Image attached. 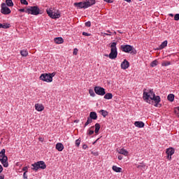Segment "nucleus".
I'll return each instance as SVG.
<instances>
[{"label":"nucleus","mask_w":179,"mask_h":179,"mask_svg":"<svg viewBox=\"0 0 179 179\" xmlns=\"http://www.w3.org/2000/svg\"><path fill=\"white\" fill-rule=\"evenodd\" d=\"M92 122H93V119L88 117L87 120V122L84 124V128H86V127H87V125H89V124H92Z\"/></svg>","instance_id":"26"},{"label":"nucleus","mask_w":179,"mask_h":179,"mask_svg":"<svg viewBox=\"0 0 179 179\" xmlns=\"http://www.w3.org/2000/svg\"><path fill=\"white\" fill-rule=\"evenodd\" d=\"M54 41L56 44H62L64 43V38L62 37H57L55 38Z\"/></svg>","instance_id":"19"},{"label":"nucleus","mask_w":179,"mask_h":179,"mask_svg":"<svg viewBox=\"0 0 179 179\" xmlns=\"http://www.w3.org/2000/svg\"><path fill=\"white\" fill-rule=\"evenodd\" d=\"M175 152H176V150H174V148H167L166 150V153L167 155V157H166L167 159L169 160H171V156L173 155Z\"/></svg>","instance_id":"12"},{"label":"nucleus","mask_w":179,"mask_h":179,"mask_svg":"<svg viewBox=\"0 0 179 179\" xmlns=\"http://www.w3.org/2000/svg\"><path fill=\"white\" fill-rule=\"evenodd\" d=\"M105 2H108V3H113V1L111 0H103Z\"/></svg>","instance_id":"50"},{"label":"nucleus","mask_w":179,"mask_h":179,"mask_svg":"<svg viewBox=\"0 0 179 179\" xmlns=\"http://www.w3.org/2000/svg\"><path fill=\"white\" fill-rule=\"evenodd\" d=\"M126 2H128V3H131V0H124Z\"/></svg>","instance_id":"56"},{"label":"nucleus","mask_w":179,"mask_h":179,"mask_svg":"<svg viewBox=\"0 0 179 179\" xmlns=\"http://www.w3.org/2000/svg\"><path fill=\"white\" fill-rule=\"evenodd\" d=\"M118 55L117 50V43L113 42L110 43V53L109 54L110 59H115Z\"/></svg>","instance_id":"3"},{"label":"nucleus","mask_w":179,"mask_h":179,"mask_svg":"<svg viewBox=\"0 0 179 179\" xmlns=\"http://www.w3.org/2000/svg\"><path fill=\"white\" fill-rule=\"evenodd\" d=\"M10 27V24L3 23L0 24V29H9Z\"/></svg>","instance_id":"25"},{"label":"nucleus","mask_w":179,"mask_h":179,"mask_svg":"<svg viewBox=\"0 0 179 179\" xmlns=\"http://www.w3.org/2000/svg\"><path fill=\"white\" fill-rule=\"evenodd\" d=\"M10 8L6 6V3H1V13L3 15H9L10 13Z\"/></svg>","instance_id":"9"},{"label":"nucleus","mask_w":179,"mask_h":179,"mask_svg":"<svg viewBox=\"0 0 179 179\" xmlns=\"http://www.w3.org/2000/svg\"><path fill=\"white\" fill-rule=\"evenodd\" d=\"M80 142H82V139H80V138H79L78 139L76 140L75 141V145L77 148H79V146L80 145Z\"/></svg>","instance_id":"34"},{"label":"nucleus","mask_w":179,"mask_h":179,"mask_svg":"<svg viewBox=\"0 0 179 179\" xmlns=\"http://www.w3.org/2000/svg\"><path fill=\"white\" fill-rule=\"evenodd\" d=\"M121 68L122 69H128L129 68V62H128L127 59H124L121 63Z\"/></svg>","instance_id":"14"},{"label":"nucleus","mask_w":179,"mask_h":179,"mask_svg":"<svg viewBox=\"0 0 179 179\" xmlns=\"http://www.w3.org/2000/svg\"><path fill=\"white\" fill-rule=\"evenodd\" d=\"M169 16H171V17H174V14L170 13V14H169Z\"/></svg>","instance_id":"55"},{"label":"nucleus","mask_w":179,"mask_h":179,"mask_svg":"<svg viewBox=\"0 0 179 179\" xmlns=\"http://www.w3.org/2000/svg\"><path fill=\"white\" fill-rule=\"evenodd\" d=\"M85 26L86 27H90V26H92V22H90V21L85 22Z\"/></svg>","instance_id":"42"},{"label":"nucleus","mask_w":179,"mask_h":179,"mask_svg":"<svg viewBox=\"0 0 179 179\" xmlns=\"http://www.w3.org/2000/svg\"><path fill=\"white\" fill-rule=\"evenodd\" d=\"M174 20H179V14H176L174 16Z\"/></svg>","instance_id":"46"},{"label":"nucleus","mask_w":179,"mask_h":179,"mask_svg":"<svg viewBox=\"0 0 179 179\" xmlns=\"http://www.w3.org/2000/svg\"><path fill=\"white\" fill-rule=\"evenodd\" d=\"M48 75L52 78H52H54V76H55V75H57V73L55 72H53L52 73H48Z\"/></svg>","instance_id":"40"},{"label":"nucleus","mask_w":179,"mask_h":179,"mask_svg":"<svg viewBox=\"0 0 179 179\" xmlns=\"http://www.w3.org/2000/svg\"><path fill=\"white\" fill-rule=\"evenodd\" d=\"M92 128H94V127H92L91 128H90L87 130V135H93L94 134V130H91Z\"/></svg>","instance_id":"35"},{"label":"nucleus","mask_w":179,"mask_h":179,"mask_svg":"<svg viewBox=\"0 0 179 179\" xmlns=\"http://www.w3.org/2000/svg\"><path fill=\"white\" fill-rule=\"evenodd\" d=\"M55 148L58 152H62L64 150V144L62 143H57Z\"/></svg>","instance_id":"16"},{"label":"nucleus","mask_w":179,"mask_h":179,"mask_svg":"<svg viewBox=\"0 0 179 179\" xmlns=\"http://www.w3.org/2000/svg\"><path fill=\"white\" fill-rule=\"evenodd\" d=\"M89 93L90 94L91 97H95L96 96V94L94 93V91L93 90H90Z\"/></svg>","instance_id":"37"},{"label":"nucleus","mask_w":179,"mask_h":179,"mask_svg":"<svg viewBox=\"0 0 179 179\" xmlns=\"http://www.w3.org/2000/svg\"><path fill=\"white\" fill-rule=\"evenodd\" d=\"M105 57H108L110 58V55H105Z\"/></svg>","instance_id":"58"},{"label":"nucleus","mask_w":179,"mask_h":179,"mask_svg":"<svg viewBox=\"0 0 179 179\" xmlns=\"http://www.w3.org/2000/svg\"><path fill=\"white\" fill-rule=\"evenodd\" d=\"M46 12L51 19H59L61 17V13L58 11H53L52 8H47Z\"/></svg>","instance_id":"7"},{"label":"nucleus","mask_w":179,"mask_h":179,"mask_svg":"<svg viewBox=\"0 0 179 179\" xmlns=\"http://www.w3.org/2000/svg\"><path fill=\"white\" fill-rule=\"evenodd\" d=\"M26 13L27 15H33L34 16H38V15H43V11L40 10V8L37 6H29L26 9Z\"/></svg>","instance_id":"2"},{"label":"nucleus","mask_w":179,"mask_h":179,"mask_svg":"<svg viewBox=\"0 0 179 179\" xmlns=\"http://www.w3.org/2000/svg\"><path fill=\"white\" fill-rule=\"evenodd\" d=\"M162 66H169V65H171L170 62H164L162 64Z\"/></svg>","instance_id":"38"},{"label":"nucleus","mask_w":179,"mask_h":179,"mask_svg":"<svg viewBox=\"0 0 179 179\" xmlns=\"http://www.w3.org/2000/svg\"><path fill=\"white\" fill-rule=\"evenodd\" d=\"M174 114H176L177 117L179 118V106L175 108Z\"/></svg>","instance_id":"36"},{"label":"nucleus","mask_w":179,"mask_h":179,"mask_svg":"<svg viewBox=\"0 0 179 179\" xmlns=\"http://www.w3.org/2000/svg\"><path fill=\"white\" fill-rule=\"evenodd\" d=\"M94 91L98 96H104L106 94V89L99 86L94 87Z\"/></svg>","instance_id":"8"},{"label":"nucleus","mask_w":179,"mask_h":179,"mask_svg":"<svg viewBox=\"0 0 179 179\" xmlns=\"http://www.w3.org/2000/svg\"><path fill=\"white\" fill-rule=\"evenodd\" d=\"M137 169H140L141 170H145L146 169V165L145 164H141L137 166Z\"/></svg>","instance_id":"31"},{"label":"nucleus","mask_w":179,"mask_h":179,"mask_svg":"<svg viewBox=\"0 0 179 179\" xmlns=\"http://www.w3.org/2000/svg\"><path fill=\"white\" fill-rule=\"evenodd\" d=\"M153 96H155V92L153 91V90L146 88L143 90V100H144L145 103L151 104V100Z\"/></svg>","instance_id":"1"},{"label":"nucleus","mask_w":179,"mask_h":179,"mask_svg":"<svg viewBox=\"0 0 179 179\" xmlns=\"http://www.w3.org/2000/svg\"><path fill=\"white\" fill-rule=\"evenodd\" d=\"M20 55L22 57H27V55H29V52H27V50H23L20 51Z\"/></svg>","instance_id":"30"},{"label":"nucleus","mask_w":179,"mask_h":179,"mask_svg":"<svg viewBox=\"0 0 179 179\" xmlns=\"http://www.w3.org/2000/svg\"><path fill=\"white\" fill-rule=\"evenodd\" d=\"M29 168L27 166H24L22 168V171H24V173H28Z\"/></svg>","instance_id":"45"},{"label":"nucleus","mask_w":179,"mask_h":179,"mask_svg":"<svg viewBox=\"0 0 179 179\" xmlns=\"http://www.w3.org/2000/svg\"><path fill=\"white\" fill-rule=\"evenodd\" d=\"M19 11H20V12H25V13H26V10H25L24 8H20V9L19 10Z\"/></svg>","instance_id":"53"},{"label":"nucleus","mask_w":179,"mask_h":179,"mask_svg":"<svg viewBox=\"0 0 179 179\" xmlns=\"http://www.w3.org/2000/svg\"><path fill=\"white\" fill-rule=\"evenodd\" d=\"M20 2L22 5H29V2H27V0H20Z\"/></svg>","instance_id":"39"},{"label":"nucleus","mask_w":179,"mask_h":179,"mask_svg":"<svg viewBox=\"0 0 179 179\" xmlns=\"http://www.w3.org/2000/svg\"><path fill=\"white\" fill-rule=\"evenodd\" d=\"M99 139H100V138H97V139L93 143V145H94L95 143H97V141H99Z\"/></svg>","instance_id":"57"},{"label":"nucleus","mask_w":179,"mask_h":179,"mask_svg":"<svg viewBox=\"0 0 179 179\" xmlns=\"http://www.w3.org/2000/svg\"><path fill=\"white\" fill-rule=\"evenodd\" d=\"M117 158H118L119 160H122L123 157H122V155H118Z\"/></svg>","instance_id":"52"},{"label":"nucleus","mask_w":179,"mask_h":179,"mask_svg":"<svg viewBox=\"0 0 179 179\" xmlns=\"http://www.w3.org/2000/svg\"><path fill=\"white\" fill-rule=\"evenodd\" d=\"M40 169H41V170H45V169H47V165L44 161H38L31 164V170L38 171Z\"/></svg>","instance_id":"4"},{"label":"nucleus","mask_w":179,"mask_h":179,"mask_svg":"<svg viewBox=\"0 0 179 179\" xmlns=\"http://www.w3.org/2000/svg\"><path fill=\"white\" fill-rule=\"evenodd\" d=\"M168 42L167 41H164L161 43V45L159 46L158 50H163V48H166L167 47Z\"/></svg>","instance_id":"20"},{"label":"nucleus","mask_w":179,"mask_h":179,"mask_svg":"<svg viewBox=\"0 0 179 179\" xmlns=\"http://www.w3.org/2000/svg\"><path fill=\"white\" fill-rule=\"evenodd\" d=\"M105 36H113V34H111V31H110V30L106 31V33H104Z\"/></svg>","instance_id":"41"},{"label":"nucleus","mask_w":179,"mask_h":179,"mask_svg":"<svg viewBox=\"0 0 179 179\" xmlns=\"http://www.w3.org/2000/svg\"><path fill=\"white\" fill-rule=\"evenodd\" d=\"M83 149H84V150H86V149H87V145L86 144L83 145Z\"/></svg>","instance_id":"49"},{"label":"nucleus","mask_w":179,"mask_h":179,"mask_svg":"<svg viewBox=\"0 0 179 179\" xmlns=\"http://www.w3.org/2000/svg\"><path fill=\"white\" fill-rule=\"evenodd\" d=\"M0 179H5V175H0Z\"/></svg>","instance_id":"54"},{"label":"nucleus","mask_w":179,"mask_h":179,"mask_svg":"<svg viewBox=\"0 0 179 179\" xmlns=\"http://www.w3.org/2000/svg\"><path fill=\"white\" fill-rule=\"evenodd\" d=\"M85 6L87 8H90V6H93V5L96 4V0H85Z\"/></svg>","instance_id":"15"},{"label":"nucleus","mask_w":179,"mask_h":179,"mask_svg":"<svg viewBox=\"0 0 179 179\" xmlns=\"http://www.w3.org/2000/svg\"><path fill=\"white\" fill-rule=\"evenodd\" d=\"M5 149H2L0 152V162L3 167H9V162H8V156L5 155Z\"/></svg>","instance_id":"6"},{"label":"nucleus","mask_w":179,"mask_h":179,"mask_svg":"<svg viewBox=\"0 0 179 179\" xmlns=\"http://www.w3.org/2000/svg\"><path fill=\"white\" fill-rule=\"evenodd\" d=\"M103 99H105L106 100H111V99H113V94L111 93L105 94Z\"/></svg>","instance_id":"21"},{"label":"nucleus","mask_w":179,"mask_h":179,"mask_svg":"<svg viewBox=\"0 0 179 179\" xmlns=\"http://www.w3.org/2000/svg\"><path fill=\"white\" fill-rule=\"evenodd\" d=\"M27 172H24V173H23V178L24 179H29L27 177Z\"/></svg>","instance_id":"48"},{"label":"nucleus","mask_w":179,"mask_h":179,"mask_svg":"<svg viewBox=\"0 0 179 179\" xmlns=\"http://www.w3.org/2000/svg\"><path fill=\"white\" fill-rule=\"evenodd\" d=\"M174 97H175L174 94H169L168 95L167 99H168L169 101L173 102V101H174Z\"/></svg>","instance_id":"27"},{"label":"nucleus","mask_w":179,"mask_h":179,"mask_svg":"<svg viewBox=\"0 0 179 179\" xmlns=\"http://www.w3.org/2000/svg\"><path fill=\"white\" fill-rule=\"evenodd\" d=\"M3 171V167H2V165L0 164V174Z\"/></svg>","instance_id":"51"},{"label":"nucleus","mask_w":179,"mask_h":179,"mask_svg":"<svg viewBox=\"0 0 179 179\" xmlns=\"http://www.w3.org/2000/svg\"><path fill=\"white\" fill-rule=\"evenodd\" d=\"M35 110H36V111H43L44 110V106L42 104L36 103Z\"/></svg>","instance_id":"18"},{"label":"nucleus","mask_w":179,"mask_h":179,"mask_svg":"<svg viewBox=\"0 0 179 179\" xmlns=\"http://www.w3.org/2000/svg\"><path fill=\"white\" fill-rule=\"evenodd\" d=\"M120 50L123 52H127L130 54L135 55L136 54V50H135V48L131 45H121Z\"/></svg>","instance_id":"5"},{"label":"nucleus","mask_w":179,"mask_h":179,"mask_svg":"<svg viewBox=\"0 0 179 179\" xmlns=\"http://www.w3.org/2000/svg\"><path fill=\"white\" fill-rule=\"evenodd\" d=\"M91 153L94 156H99V152H97V151H92Z\"/></svg>","instance_id":"43"},{"label":"nucleus","mask_w":179,"mask_h":179,"mask_svg":"<svg viewBox=\"0 0 179 179\" xmlns=\"http://www.w3.org/2000/svg\"><path fill=\"white\" fill-rule=\"evenodd\" d=\"M6 6H13V1L12 0H6Z\"/></svg>","instance_id":"32"},{"label":"nucleus","mask_w":179,"mask_h":179,"mask_svg":"<svg viewBox=\"0 0 179 179\" xmlns=\"http://www.w3.org/2000/svg\"><path fill=\"white\" fill-rule=\"evenodd\" d=\"M73 55H78V48H74L73 52Z\"/></svg>","instance_id":"44"},{"label":"nucleus","mask_w":179,"mask_h":179,"mask_svg":"<svg viewBox=\"0 0 179 179\" xmlns=\"http://www.w3.org/2000/svg\"><path fill=\"white\" fill-rule=\"evenodd\" d=\"M83 36H87V37L92 36V34H89L87 32H83Z\"/></svg>","instance_id":"47"},{"label":"nucleus","mask_w":179,"mask_h":179,"mask_svg":"<svg viewBox=\"0 0 179 179\" xmlns=\"http://www.w3.org/2000/svg\"><path fill=\"white\" fill-rule=\"evenodd\" d=\"M134 125L137 128H143V127H145V123L143 122L136 121L134 122Z\"/></svg>","instance_id":"17"},{"label":"nucleus","mask_w":179,"mask_h":179,"mask_svg":"<svg viewBox=\"0 0 179 179\" xmlns=\"http://www.w3.org/2000/svg\"><path fill=\"white\" fill-rule=\"evenodd\" d=\"M100 128H101L100 124L96 123L95 130H94L95 134H99V131H100Z\"/></svg>","instance_id":"28"},{"label":"nucleus","mask_w":179,"mask_h":179,"mask_svg":"<svg viewBox=\"0 0 179 179\" xmlns=\"http://www.w3.org/2000/svg\"><path fill=\"white\" fill-rule=\"evenodd\" d=\"M118 153L120 155H123L124 156H127L128 155V151L124 148L119 150Z\"/></svg>","instance_id":"23"},{"label":"nucleus","mask_w":179,"mask_h":179,"mask_svg":"<svg viewBox=\"0 0 179 179\" xmlns=\"http://www.w3.org/2000/svg\"><path fill=\"white\" fill-rule=\"evenodd\" d=\"M155 101V107H157V106H159V103L162 101V99L159 96H156V94H154L152 98H151V101Z\"/></svg>","instance_id":"13"},{"label":"nucleus","mask_w":179,"mask_h":179,"mask_svg":"<svg viewBox=\"0 0 179 179\" xmlns=\"http://www.w3.org/2000/svg\"><path fill=\"white\" fill-rule=\"evenodd\" d=\"M100 113L104 118H106L107 117V115H108V112L107 110H101Z\"/></svg>","instance_id":"29"},{"label":"nucleus","mask_w":179,"mask_h":179,"mask_svg":"<svg viewBox=\"0 0 179 179\" xmlns=\"http://www.w3.org/2000/svg\"><path fill=\"white\" fill-rule=\"evenodd\" d=\"M90 118L92 120H97V113L96 112H91L90 113Z\"/></svg>","instance_id":"22"},{"label":"nucleus","mask_w":179,"mask_h":179,"mask_svg":"<svg viewBox=\"0 0 179 179\" xmlns=\"http://www.w3.org/2000/svg\"><path fill=\"white\" fill-rule=\"evenodd\" d=\"M157 64H159V62H157V60H154L151 62L150 66L152 68H155V66H157Z\"/></svg>","instance_id":"33"},{"label":"nucleus","mask_w":179,"mask_h":179,"mask_svg":"<svg viewBox=\"0 0 179 179\" xmlns=\"http://www.w3.org/2000/svg\"><path fill=\"white\" fill-rule=\"evenodd\" d=\"M40 79L43 82H47V83H51V82H52V78L48 73H42L40 76Z\"/></svg>","instance_id":"10"},{"label":"nucleus","mask_w":179,"mask_h":179,"mask_svg":"<svg viewBox=\"0 0 179 179\" xmlns=\"http://www.w3.org/2000/svg\"><path fill=\"white\" fill-rule=\"evenodd\" d=\"M112 169L113 170V171H115V173H121V171H122V169L117 166H113L112 167Z\"/></svg>","instance_id":"24"},{"label":"nucleus","mask_w":179,"mask_h":179,"mask_svg":"<svg viewBox=\"0 0 179 179\" xmlns=\"http://www.w3.org/2000/svg\"><path fill=\"white\" fill-rule=\"evenodd\" d=\"M139 1H142V0H139Z\"/></svg>","instance_id":"59"},{"label":"nucleus","mask_w":179,"mask_h":179,"mask_svg":"<svg viewBox=\"0 0 179 179\" xmlns=\"http://www.w3.org/2000/svg\"><path fill=\"white\" fill-rule=\"evenodd\" d=\"M73 5L78 9H87V7L86 6V3L85 1H80V2H78V3H74Z\"/></svg>","instance_id":"11"}]
</instances>
